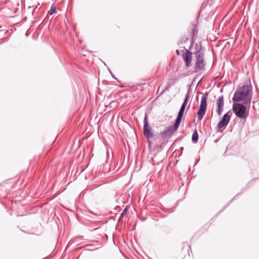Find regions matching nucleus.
<instances>
[{
    "mask_svg": "<svg viewBox=\"0 0 259 259\" xmlns=\"http://www.w3.org/2000/svg\"><path fill=\"white\" fill-rule=\"evenodd\" d=\"M151 130V127H150L147 121V115H146L144 120L143 132L145 136L148 140L150 138H152L154 137Z\"/></svg>",
    "mask_w": 259,
    "mask_h": 259,
    "instance_id": "6",
    "label": "nucleus"
},
{
    "mask_svg": "<svg viewBox=\"0 0 259 259\" xmlns=\"http://www.w3.org/2000/svg\"><path fill=\"white\" fill-rule=\"evenodd\" d=\"M196 61L195 62L194 68L196 70L204 69L205 66V62L204 60V53L200 49L196 51L195 53Z\"/></svg>",
    "mask_w": 259,
    "mask_h": 259,
    "instance_id": "2",
    "label": "nucleus"
},
{
    "mask_svg": "<svg viewBox=\"0 0 259 259\" xmlns=\"http://www.w3.org/2000/svg\"><path fill=\"white\" fill-rule=\"evenodd\" d=\"M231 119L230 116L229 115V113L225 114L221 120L218 123V127L219 128H225L228 124Z\"/></svg>",
    "mask_w": 259,
    "mask_h": 259,
    "instance_id": "8",
    "label": "nucleus"
},
{
    "mask_svg": "<svg viewBox=\"0 0 259 259\" xmlns=\"http://www.w3.org/2000/svg\"><path fill=\"white\" fill-rule=\"evenodd\" d=\"M177 130L178 128H176L175 123L173 125L168 127L165 131L160 133V136L163 138L170 137L171 136L172 132Z\"/></svg>",
    "mask_w": 259,
    "mask_h": 259,
    "instance_id": "9",
    "label": "nucleus"
},
{
    "mask_svg": "<svg viewBox=\"0 0 259 259\" xmlns=\"http://www.w3.org/2000/svg\"><path fill=\"white\" fill-rule=\"evenodd\" d=\"M127 208H125L123 210V211L121 213L119 217V219H118V221H120V220L121 219V218L123 217V215H124V213L127 211Z\"/></svg>",
    "mask_w": 259,
    "mask_h": 259,
    "instance_id": "13",
    "label": "nucleus"
},
{
    "mask_svg": "<svg viewBox=\"0 0 259 259\" xmlns=\"http://www.w3.org/2000/svg\"><path fill=\"white\" fill-rule=\"evenodd\" d=\"M233 112L236 116L240 118H246L248 116V113L245 112L246 108L242 104L236 103L233 105Z\"/></svg>",
    "mask_w": 259,
    "mask_h": 259,
    "instance_id": "3",
    "label": "nucleus"
},
{
    "mask_svg": "<svg viewBox=\"0 0 259 259\" xmlns=\"http://www.w3.org/2000/svg\"><path fill=\"white\" fill-rule=\"evenodd\" d=\"M189 107H190V105L188 107L187 110L189 109Z\"/></svg>",
    "mask_w": 259,
    "mask_h": 259,
    "instance_id": "17",
    "label": "nucleus"
},
{
    "mask_svg": "<svg viewBox=\"0 0 259 259\" xmlns=\"http://www.w3.org/2000/svg\"><path fill=\"white\" fill-rule=\"evenodd\" d=\"M182 52L184 53L183 59L185 62L186 66L189 67L192 61V53L185 48H183Z\"/></svg>",
    "mask_w": 259,
    "mask_h": 259,
    "instance_id": "7",
    "label": "nucleus"
},
{
    "mask_svg": "<svg viewBox=\"0 0 259 259\" xmlns=\"http://www.w3.org/2000/svg\"><path fill=\"white\" fill-rule=\"evenodd\" d=\"M37 8H38V6H36V7H35V8L33 10V12H34V13H35V10H36Z\"/></svg>",
    "mask_w": 259,
    "mask_h": 259,
    "instance_id": "16",
    "label": "nucleus"
},
{
    "mask_svg": "<svg viewBox=\"0 0 259 259\" xmlns=\"http://www.w3.org/2000/svg\"><path fill=\"white\" fill-rule=\"evenodd\" d=\"M188 97H189V92L186 94V95L185 96L184 101L183 103H182V105L181 106L180 110L178 112L177 117L176 119L175 123V126H176V128H178L179 125L180 124V122L181 121L182 118L183 117V114H184V112L185 111L186 105Z\"/></svg>",
    "mask_w": 259,
    "mask_h": 259,
    "instance_id": "5",
    "label": "nucleus"
},
{
    "mask_svg": "<svg viewBox=\"0 0 259 259\" xmlns=\"http://www.w3.org/2000/svg\"><path fill=\"white\" fill-rule=\"evenodd\" d=\"M176 53H177V55H180V52H179V50H176Z\"/></svg>",
    "mask_w": 259,
    "mask_h": 259,
    "instance_id": "15",
    "label": "nucleus"
},
{
    "mask_svg": "<svg viewBox=\"0 0 259 259\" xmlns=\"http://www.w3.org/2000/svg\"><path fill=\"white\" fill-rule=\"evenodd\" d=\"M224 105V97L223 95L220 96L217 100V110L216 112L219 115H221L222 113L223 107Z\"/></svg>",
    "mask_w": 259,
    "mask_h": 259,
    "instance_id": "10",
    "label": "nucleus"
},
{
    "mask_svg": "<svg viewBox=\"0 0 259 259\" xmlns=\"http://www.w3.org/2000/svg\"><path fill=\"white\" fill-rule=\"evenodd\" d=\"M113 104H114L115 105H116L117 103L115 101H113V102L110 103V105L111 106Z\"/></svg>",
    "mask_w": 259,
    "mask_h": 259,
    "instance_id": "14",
    "label": "nucleus"
},
{
    "mask_svg": "<svg viewBox=\"0 0 259 259\" xmlns=\"http://www.w3.org/2000/svg\"><path fill=\"white\" fill-rule=\"evenodd\" d=\"M198 140V134L196 130H195L192 134V141L194 143H196Z\"/></svg>",
    "mask_w": 259,
    "mask_h": 259,
    "instance_id": "11",
    "label": "nucleus"
},
{
    "mask_svg": "<svg viewBox=\"0 0 259 259\" xmlns=\"http://www.w3.org/2000/svg\"><path fill=\"white\" fill-rule=\"evenodd\" d=\"M207 94H206L201 97L200 105L199 109L197 112V119L198 120H200L202 119L203 116L205 114L206 108H207Z\"/></svg>",
    "mask_w": 259,
    "mask_h": 259,
    "instance_id": "4",
    "label": "nucleus"
},
{
    "mask_svg": "<svg viewBox=\"0 0 259 259\" xmlns=\"http://www.w3.org/2000/svg\"><path fill=\"white\" fill-rule=\"evenodd\" d=\"M252 99V90L251 87L247 85H243L238 88L234 93L232 100L235 102L244 100L246 105H249Z\"/></svg>",
    "mask_w": 259,
    "mask_h": 259,
    "instance_id": "1",
    "label": "nucleus"
},
{
    "mask_svg": "<svg viewBox=\"0 0 259 259\" xmlns=\"http://www.w3.org/2000/svg\"><path fill=\"white\" fill-rule=\"evenodd\" d=\"M57 12L56 8L55 7L52 6L50 11L49 12L50 15H52Z\"/></svg>",
    "mask_w": 259,
    "mask_h": 259,
    "instance_id": "12",
    "label": "nucleus"
}]
</instances>
